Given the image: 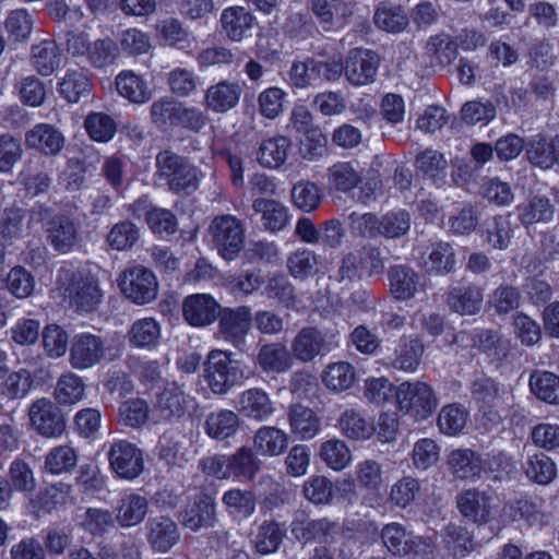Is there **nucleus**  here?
<instances>
[{
    "label": "nucleus",
    "instance_id": "473e14b6",
    "mask_svg": "<svg viewBox=\"0 0 559 559\" xmlns=\"http://www.w3.org/2000/svg\"><path fill=\"white\" fill-rule=\"evenodd\" d=\"M60 49L55 40L45 39L32 46V64L41 75H50L60 66Z\"/></svg>",
    "mask_w": 559,
    "mask_h": 559
},
{
    "label": "nucleus",
    "instance_id": "2f4dec72",
    "mask_svg": "<svg viewBox=\"0 0 559 559\" xmlns=\"http://www.w3.org/2000/svg\"><path fill=\"white\" fill-rule=\"evenodd\" d=\"M253 16L243 7H231L225 9L221 16V24L226 36L239 41L247 31L252 27Z\"/></svg>",
    "mask_w": 559,
    "mask_h": 559
},
{
    "label": "nucleus",
    "instance_id": "cd10ccee",
    "mask_svg": "<svg viewBox=\"0 0 559 559\" xmlns=\"http://www.w3.org/2000/svg\"><path fill=\"white\" fill-rule=\"evenodd\" d=\"M313 14L325 24H344L353 15V3L346 0H311Z\"/></svg>",
    "mask_w": 559,
    "mask_h": 559
},
{
    "label": "nucleus",
    "instance_id": "2eb2a0df",
    "mask_svg": "<svg viewBox=\"0 0 559 559\" xmlns=\"http://www.w3.org/2000/svg\"><path fill=\"white\" fill-rule=\"evenodd\" d=\"M425 346L416 335L402 336L394 352L386 357V365L395 370L415 372L418 370Z\"/></svg>",
    "mask_w": 559,
    "mask_h": 559
},
{
    "label": "nucleus",
    "instance_id": "774afa93",
    "mask_svg": "<svg viewBox=\"0 0 559 559\" xmlns=\"http://www.w3.org/2000/svg\"><path fill=\"white\" fill-rule=\"evenodd\" d=\"M150 408L147 403L141 399L124 401L119 407V419L124 426L138 428L148 419Z\"/></svg>",
    "mask_w": 559,
    "mask_h": 559
},
{
    "label": "nucleus",
    "instance_id": "6e6552de",
    "mask_svg": "<svg viewBox=\"0 0 559 559\" xmlns=\"http://www.w3.org/2000/svg\"><path fill=\"white\" fill-rule=\"evenodd\" d=\"M31 426L45 438H58L66 429L61 409L49 399L34 401L28 408Z\"/></svg>",
    "mask_w": 559,
    "mask_h": 559
},
{
    "label": "nucleus",
    "instance_id": "0e129e2a",
    "mask_svg": "<svg viewBox=\"0 0 559 559\" xmlns=\"http://www.w3.org/2000/svg\"><path fill=\"white\" fill-rule=\"evenodd\" d=\"M416 166L425 176L437 181L445 177L448 162L438 151L427 148L418 154Z\"/></svg>",
    "mask_w": 559,
    "mask_h": 559
},
{
    "label": "nucleus",
    "instance_id": "bf43d9fd",
    "mask_svg": "<svg viewBox=\"0 0 559 559\" xmlns=\"http://www.w3.org/2000/svg\"><path fill=\"white\" fill-rule=\"evenodd\" d=\"M9 479H7L13 490L21 492H32L35 490L36 480L34 473L27 462L16 457L10 464L8 472Z\"/></svg>",
    "mask_w": 559,
    "mask_h": 559
},
{
    "label": "nucleus",
    "instance_id": "a19ab883",
    "mask_svg": "<svg viewBox=\"0 0 559 559\" xmlns=\"http://www.w3.org/2000/svg\"><path fill=\"white\" fill-rule=\"evenodd\" d=\"M160 337V328L153 318H144L135 321L129 332L130 343L139 348L155 346Z\"/></svg>",
    "mask_w": 559,
    "mask_h": 559
},
{
    "label": "nucleus",
    "instance_id": "052dcab7",
    "mask_svg": "<svg viewBox=\"0 0 559 559\" xmlns=\"http://www.w3.org/2000/svg\"><path fill=\"white\" fill-rule=\"evenodd\" d=\"M430 271H433L439 274H448L454 271L456 259H455V250L448 242H438L432 245L431 251L428 257V261Z\"/></svg>",
    "mask_w": 559,
    "mask_h": 559
},
{
    "label": "nucleus",
    "instance_id": "37998d69",
    "mask_svg": "<svg viewBox=\"0 0 559 559\" xmlns=\"http://www.w3.org/2000/svg\"><path fill=\"white\" fill-rule=\"evenodd\" d=\"M475 345L492 360L504 359L510 352L509 340L502 337L497 331L483 330L475 336Z\"/></svg>",
    "mask_w": 559,
    "mask_h": 559
},
{
    "label": "nucleus",
    "instance_id": "338daca9",
    "mask_svg": "<svg viewBox=\"0 0 559 559\" xmlns=\"http://www.w3.org/2000/svg\"><path fill=\"white\" fill-rule=\"evenodd\" d=\"M84 127L88 135L97 142H108L117 131L115 121L102 112L90 114L84 121Z\"/></svg>",
    "mask_w": 559,
    "mask_h": 559
},
{
    "label": "nucleus",
    "instance_id": "c756f323",
    "mask_svg": "<svg viewBox=\"0 0 559 559\" xmlns=\"http://www.w3.org/2000/svg\"><path fill=\"white\" fill-rule=\"evenodd\" d=\"M257 364L266 373H281L292 367V357L283 344L272 343L260 348L257 355Z\"/></svg>",
    "mask_w": 559,
    "mask_h": 559
},
{
    "label": "nucleus",
    "instance_id": "c85d7f7f",
    "mask_svg": "<svg viewBox=\"0 0 559 559\" xmlns=\"http://www.w3.org/2000/svg\"><path fill=\"white\" fill-rule=\"evenodd\" d=\"M287 447L288 435L276 427H260L253 437V448L261 455L276 456Z\"/></svg>",
    "mask_w": 559,
    "mask_h": 559
},
{
    "label": "nucleus",
    "instance_id": "864d4df0",
    "mask_svg": "<svg viewBox=\"0 0 559 559\" xmlns=\"http://www.w3.org/2000/svg\"><path fill=\"white\" fill-rule=\"evenodd\" d=\"M223 503L230 513L248 519L255 511L257 498L250 490L230 489L224 493Z\"/></svg>",
    "mask_w": 559,
    "mask_h": 559
},
{
    "label": "nucleus",
    "instance_id": "dca6fc26",
    "mask_svg": "<svg viewBox=\"0 0 559 559\" xmlns=\"http://www.w3.org/2000/svg\"><path fill=\"white\" fill-rule=\"evenodd\" d=\"M456 508L468 522L484 525L490 521V498L476 488L465 489L456 496Z\"/></svg>",
    "mask_w": 559,
    "mask_h": 559
},
{
    "label": "nucleus",
    "instance_id": "bb28decb",
    "mask_svg": "<svg viewBox=\"0 0 559 559\" xmlns=\"http://www.w3.org/2000/svg\"><path fill=\"white\" fill-rule=\"evenodd\" d=\"M115 84L119 95L133 104H144L152 98L146 81L133 71L120 72Z\"/></svg>",
    "mask_w": 559,
    "mask_h": 559
},
{
    "label": "nucleus",
    "instance_id": "8fccbe9b",
    "mask_svg": "<svg viewBox=\"0 0 559 559\" xmlns=\"http://www.w3.org/2000/svg\"><path fill=\"white\" fill-rule=\"evenodd\" d=\"M322 380L331 390L345 391L355 382V370L348 362H334L326 367Z\"/></svg>",
    "mask_w": 559,
    "mask_h": 559
},
{
    "label": "nucleus",
    "instance_id": "1a4fd4ad",
    "mask_svg": "<svg viewBox=\"0 0 559 559\" xmlns=\"http://www.w3.org/2000/svg\"><path fill=\"white\" fill-rule=\"evenodd\" d=\"M105 355V341L100 336L91 333H80L71 341L69 362L75 370H86L100 364Z\"/></svg>",
    "mask_w": 559,
    "mask_h": 559
},
{
    "label": "nucleus",
    "instance_id": "f3484780",
    "mask_svg": "<svg viewBox=\"0 0 559 559\" xmlns=\"http://www.w3.org/2000/svg\"><path fill=\"white\" fill-rule=\"evenodd\" d=\"M337 532V523L328 518L308 520L296 518L292 522V534L304 544L310 542L328 543L334 538Z\"/></svg>",
    "mask_w": 559,
    "mask_h": 559
},
{
    "label": "nucleus",
    "instance_id": "09e8293b",
    "mask_svg": "<svg viewBox=\"0 0 559 559\" xmlns=\"http://www.w3.org/2000/svg\"><path fill=\"white\" fill-rule=\"evenodd\" d=\"M411 228V215L405 210L391 211L379 217V236L388 239L400 238Z\"/></svg>",
    "mask_w": 559,
    "mask_h": 559
},
{
    "label": "nucleus",
    "instance_id": "c9c22d12",
    "mask_svg": "<svg viewBox=\"0 0 559 559\" xmlns=\"http://www.w3.org/2000/svg\"><path fill=\"white\" fill-rule=\"evenodd\" d=\"M85 388V383L80 376L67 371L57 381L55 397L61 405H73L84 397Z\"/></svg>",
    "mask_w": 559,
    "mask_h": 559
},
{
    "label": "nucleus",
    "instance_id": "69168bd1",
    "mask_svg": "<svg viewBox=\"0 0 559 559\" xmlns=\"http://www.w3.org/2000/svg\"><path fill=\"white\" fill-rule=\"evenodd\" d=\"M210 519V497L202 492L188 504L183 513L182 524L192 531H197L207 524Z\"/></svg>",
    "mask_w": 559,
    "mask_h": 559
},
{
    "label": "nucleus",
    "instance_id": "13d9d810",
    "mask_svg": "<svg viewBox=\"0 0 559 559\" xmlns=\"http://www.w3.org/2000/svg\"><path fill=\"white\" fill-rule=\"evenodd\" d=\"M524 469L531 480L540 485L549 484L556 476L555 463L544 453L530 456Z\"/></svg>",
    "mask_w": 559,
    "mask_h": 559
},
{
    "label": "nucleus",
    "instance_id": "de8ad7c7",
    "mask_svg": "<svg viewBox=\"0 0 559 559\" xmlns=\"http://www.w3.org/2000/svg\"><path fill=\"white\" fill-rule=\"evenodd\" d=\"M442 538L447 547L461 557L466 556L474 549L473 536L466 527L460 524H447L442 530Z\"/></svg>",
    "mask_w": 559,
    "mask_h": 559
},
{
    "label": "nucleus",
    "instance_id": "4be33fe9",
    "mask_svg": "<svg viewBox=\"0 0 559 559\" xmlns=\"http://www.w3.org/2000/svg\"><path fill=\"white\" fill-rule=\"evenodd\" d=\"M25 144L45 155H57L64 145V136L52 124L38 123L26 132Z\"/></svg>",
    "mask_w": 559,
    "mask_h": 559
},
{
    "label": "nucleus",
    "instance_id": "6e6d98bb",
    "mask_svg": "<svg viewBox=\"0 0 559 559\" xmlns=\"http://www.w3.org/2000/svg\"><path fill=\"white\" fill-rule=\"evenodd\" d=\"M78 464V453L74 448L63 444L51 449L45 459V468L51 474L71 471Z\"/></svg>",
    "mask_w": 559,
    "mask_h": 559
},
{
    "label": "nucleus",
    "instance_id": "423d86ee",
    "mask_svg": "<svg viewBox=\"0 0 559 559\" xmlns=\"http://www.w3.org/2000/svg\"><path fill=\"white\" fill-rule=\"evenodd\" d=\"M338 347L336 334L323 332L313 326L298 331L292 342V353L301 362L313 361Z\"/></svg>",
    "mask_w": 559,
    "mask_h": 559
},
{
    "label": "nucleus",
    "instance_id": "e2e57ef3",
    "mask_svg": "<svg viewBox=\"0 0 559 559\" xmlns=\"http://www.w3.org/2000/svg\"><path fill=\"white\" fill-rule=\"evenodd\" d=\"M140 239V229L133 223L123 221L110 229L107 241L115 250H128Z\"/></svg>",
    "mask_w": 559,
    "mask_h": 559
},
{
    "label": "nucleus",
    "instance_id": "20e7f679",
    "mask_svg": "<svg viewBox=\"0 0 559 559\" xmlns=\"http://www.w3.org/2000/svg\"><path fill=\"white\" fill-rule=\"evenodd\" d=\"M122 295L135 305H146L153 301L158 292L155 274L150 269L135 264L126 267L117 278Z\"/></svg>",
    "mask_w": 559,
    "mask_h": 559
},
{
    "label": "nucleus",
    "instance_id": "ea45409f",
    "mask_svg": "<svg viewBox=\"0 0 559 559\" xmlns=\"http://www.w3.org/2000/svg\"><path fill=\"white\" fill-rule=\"evenodd\" d=\"M554 139L548 141L544 136L532 139L526 145L528 162L540 169H549L556 164Z\"/></svg>",
    "mask_w": 559,
    "mask_h": 559
},
{
    "label": "nucleus",
    "instance_id": "412c9836",
    "mask_svg": "<svg viewBox=\"0 0 559 559\" xmlns=\"http://www.w3.org/2000/svg\"><path fill=\"white\" fill-rule=\"evenodd\" d=\"M483 300V289L476 285L451 287L445 298L450 310L461 316L478 313L481 309Z\"/></svg>",
    "mask_w": 559,
    "mask_h": 559
},
{
    "label": "nucleus",
    "instance_id": "4c0bfd02",
    "mask_svg": "<svg viewBox=\"0 0 559 559\" xmlns=\"http://www.w3.org/2000/svg\"><path fill=\"white\" fill-rule=\"evenodd\" d=\"M322 199V189L312 181L300 180L292 188V201L294 205L306 213L317 210Z\"/></svg>",
    "mask_w": 559,
    "mask_h": 559
},
{
    "label": "nucleus",
    "instance_id": "f8f14e48",
    "mask_svg": "<svg viewBox=\"0 0 559 559\" xmlns=\"http://www.w3.org/2000/svg\"><path fill=\"white\" fill-rule=\"evenodd\" d=\"M212 393L225 394L243 378L239 361L230 354L212 350Z\"/></svg>",
    "mask_w": 559,
    "mask_h": 559
},
{
    "label": "nucleus",
    "instance_id": "4d7b16f0",
    "mask_svg": "<svg viewBox=\"0 0 559 559\" xmlns=\"http://www.w3.org/2000/svg\"><path fill=\"white\" fill-rule=\"evenodd\" d=\"M284 531L275 521L263 522L257 535L255 550L261 555H270L280 548L284 538Z\"/></svg>",
    "mask_w": 559,
    "mask_h": 559
},
{
    "label": "nucleus",
    "instance_id": "e433bc0d",
    "mask_svg": "<svg viewBox=\"0 0 559 559\" xmlns=\"http://www.w3.org/2000/svg\"><path fill=\"white\" fill-rule=\"evenodd\" d=\"M329 187L338 192H349L360 182V176L350 163L338 162L328 168Z\"/></svg>",
    "mask_w": 559,
    "mask_h": 559
},
{
    "label": "nucleus",
    "instance_id": "9b49d317",
    "mask_svg": "<svg viewBox=\"0 0 559 559\" xmlns=\"http://www.w3.org/2000/svg\"><path fill=\"white\" fill-rule=\"evenodd\" d=\"M214 240L218 254L226 261H233L243 245V228L233 215H222L214 219Z\"/></svg>",
    "mask_w": 559,
    "mask_h": 559
},
{
    "label": "nucleus",
    "instance_id": "f03ea898",
    "mask_svg": "<svg viewBox=\"0 0 559 559\" xmlns=\"http://www.w3.org/2000/svg\"><path fill=\"white\" fill-rule=\"evenodd\" d=\"M395 396L400 409L416 420L427 419L439 405L435 389L420 380L402 382Z\"/></svg>",
    "mask_w": 559,
    "mask_h": 559
},
{
    "label": "nucleus",
    "instance_id": "aec40b11",
    "mask_svg": "<svg viewBox=\"0 0 559 559\" xmlns=\"http://www.w3.org/2000/svg\"><path fill=\"white\" fill-rule=\"evenodd\" d=\"M390 281V292L397 300H409L416 294L424 290L421 276L412 267L406 265H395L388 272Z\"/></svg>",
    "mask_w": 559,
    "mask_h": 559
},
{
    "label": "nucleus",
    "instance_id": "a211bd4d",
    "mask_svg": "<svg viewBox=\"0 0 559 559\" xmlns=\"http://www.w3.org/2000/svg\"><path fill=\"white\" fill-rule=\"evenodd\" d=\"M218 309L219 325L218 335L226 340L238 341L248 332L251 322V312L247 307L236 310H221L219 305L212 299V318Z\"/></svg>",
    "mask_w": 559,
    "mask_h": 559
},
{
    "label": "nucleus",
    "instance_id": "f704fd0d",
    "mask_svg": "<svg viewBox=\"0 0 559 559\" xmlns=\"http://www.w3.org/2000/svg\"><path fill=\"white\" fill-rule=\"evenodd\" d=\"M519 219L524 225H532L552 219L555 209L550 200L543 195H534L518 206Z\"/></svg>",
    "mask_w": 559,
    "mask_h": 559
},
{
    "label": "nucleus",
    "instance_id": "7c9ffc66",
    "mask_svg": "<svg viewBox=\"0 0 559 559\" xmlns=\"http://www.w3.org/2000/svg\"><path fill=\"white\" fill-rule=\"evenodd\" d=\"M252 209L262 215V224L270 231H280L288 223L287 207L276 200L257 199L252 203Z\"/></svg>",
    "mask_w": 559,
    "mask_h": 559
},
{
    "label": "nucleus",
    "instance_id": "603ef678",
    "mask_svg": "<svg viewBox=\"0 0 559 559\" xmlns=\"http://www.w3.org/2000/svg\"><path fill=\"white\" fill-rule=\"evenodd\" d=\"M468 418V412L459 404H449L441 408L438 415V427L448 436H454L462 431Z\"/></svg>",
    "mask_w": 559,
    "mask_h": 559
},
{
    "label": "nucleus",
    "instance_id": "7ed1b4c3",
    "mask_svg": "<svg viewBox=\"0 0 559 559\" xmlns=\"http://www.w3.org/2000/svg\"><path fill=\"white\" fill-rule=\"evenodd\" d=\"M60 288L76 310L92 311L100 302L102 294L96 280L83 273L62 269L58 276Z\"/></svg>",
    "mask_w": 559,
    "mask_h": 559
},
{
    "label": "nucleus",
    "instance_id": "58836bf2",
    "mask_svg": "<svg viewBox=\"0 0 559 559\" xmlns=\"http://www.w3.org/2000/svg\"><path fill=\"white\" fill-rule=\"evenodd\" d=\"M374 25L388 33H400L408 25V17L401 7L380 4L373 15Z\"/></svg>",
    "mask_w": 559,
    "mask_h": 559
},
{
    "label": "nucleus",
    "instance_id": "f257e3e1",
    "mask_svg": "<svg viewBox=\"0 0 559 559\" xmlns=\"http://www.w3.org/2000/svg\"><path fill=\"white\" fill-rule=\"evenodd\" d=\"M156 176L171 192L187 194L198 189L202 177L186 158L167 150L156 156Z\"/></svg>",
    "mask_w": 559,
    "mask_h": 559
},
{
    "label": "nucleus",
    "instance_id": "79ce46f5",
    "mask_svg": "<svg viewBox=\"0 0 559 559\" xmlns=\"http://www.w3.org/2000/svg\"><path fill=\"white\" fill-rule=\"evenodd\" d=\"M182 314L190 325H206L210 322V296L193 294L186 297L182 304Z\"/></svg>",
    "mask_w": 559,
    "mask_h": 559
},
{
    "label": "nucleus",
    "instance_id": "39448f33",
    "mask_svg": "<svg viewBox=\"0 0 559 559\" xmlns=\"http://www.w3.org/2000/svg\"><path fill=\"white\" fill-rule=\"evenodd\" d=\"M48 219L47 234L50 245L57 251L69 252L76 245L79 238L78 224L64 215L51 217L50 209L41 204L32 209L31 221L44 222Z\"/></svg>",
    "mask_w": 559,
    "mask_h": 559
},
{
    "label": "nucleus",
    "instance_id": "680f3d73",
    "mask_svg": "<svg viewBox=\"0 0 559 559\" xmlns=\"http://www.w3.org/2000/svg\"><path fill=\"white\" fill-rule=\"evenodd\" d=\"M241 87L237 83L221 82L212 87V110L226 112L234 108L240 97Z\"/></svg>",
    "mask_w": 559,
    "mask_h": 559
},
{
    "label": "nucleus",
    "instance_id": "5701e85b",
    "mask_svg": "<svg viewBox=\"0 0 559 559\" xmlns=\"http://www.w3.org/2000/svg\"><path fill=\"white\" fill-rule=\"evenodd\" d=\"M287 416L290 430L298 439L310 440L320 432L321 420L311 408L301 404H292Z\"/></svg>",
    "mask_w": 559,
    "mask_h": 559
},
{
    "label": "nucleus",
    "instance_id": "5fc2aeb1",
    "mask_svg": "<svg viewBox=\"0 0 559 559\" xmlns=\"http://www.w3.org/2000/svg\"><path fill=\"white\" fill-rule=\"evenodd\" d=\"M384 546L393 555H407L413 550L414 542L399 523L386 524L381 532Z\"/></svg>",
    "mask_w": 559,
    "mask_h": 559
},
{
    "label": "nucleus",
    "instance_id": "72a5a7b5",
    "mask_svg": "<svg viewBox=\"0 0 559 559\" xmlns=\"http://www.w3.org/2000/svg\"><path fill=\"white\" fill-rule=\"evenodd\" d=\"M289 148L290 141L286 136L266 139L259 147L258 162L266 168H278L286 162Z\"/></svg>",
    "mask_w": 559,
    "mask_h": 559
},
{
    "label": "nucleus",
    "instance_id": "a18cd8bd",
    "mask_svg": "<svg viewBox=\"0 0 559 559\" xmlns=\"http://www.w3.org/2000/svg\"><path fill=\"white\" fill-rule=\"evenodd\" d=\"M530 385L533 393L548 403H559V377L549 371H535L531 374Z\"/></svg>",
    "mask_w": 559,
    "mask_h": 559
},
{
    "label": "nucleus",
    "instance_id": "ddd939ff",
    "mask_svg": "<svg viewBox=\"0 0 559 559\" xmlns=\"http://www.w3.org/2000/svg\"><path fill=\"white\" fill-rule=\"evenodd\" d=\"M236 408L240 416L257 423L269 420L276 412L269 393L260 388L243 391L238 396Z\"/></svg>",
    "mask_w": 559,
    "mask_h": 559
},
{
    "label": "nucleus",
    "instance_id": "3c124183",
    "mask_svg": "<svg viewBox=\"0 0 559 559\" xmlns=\"http://www.w3.org/2000/svg\"><path fill=\"white\" fill-rule=\"evenodd\" d=\"M320 456L334 471H342L352 462L350 450L344 441L338 439L323 442L320 448Z\"/></svg>",
    "mask_w": 559,
    "mask_h": 559
},
{
    "label": "nucleus",
    "instance_id": "4468645a",
    "mask_svg": "<svg viewBox=\"0 0 559 559\" xmlns=\"http://www.w3.org/2000/svg\"><path fill=\"white\" fill-rule=\"evenodd\" d=\"M145 536L156 552H167L180 540L177 523L169 516H151L145 524Z\"/></svg>",
    "mask_w": 559,
    "mask_h": 559
},
{
    "label": "nucleus",
    "instance_id": "49530a36",
    "mask_svg": "<svg viewBox=\"0 0 559 559\" xmlns=\"http://www.w3.org/2000/svg\"><path fill=\"white\" fill-rule=\"evenodd\" d=\"M317 266V254L307 248H298L287 258V269L294 278L306 280L312 276Z\"/></svg>",
    "mask_w": 559,
    "mask_h": 559
},
{
    "label": "nucleus",
    "instance_id": "a878e982",
    "mask_svg": "<svg viewBox=\"0 0 559 559\" xmlns=\"http://www.w3.org/2000/svg\"><path fill=\"white\" fill-rule=\"evenodd\" d=\"M58 85L60 95L71 104L86 99L92 91V82L83 70H68Z\"/></svg>",
    "mask_w": 559,
    "mask_h": 559
},
{
    "label": "nucleus",
    "instance_id": "6ab92c4d",
    "mask_svg": "<svg viewBox=\"0 0 559 559\" xmlns=\"http://www.w3.org/2000/svg\"><path fill=\"white\" fill-rule=\"evenodd\" d=\"M450 474L460 480L475 481L485 471L480 455L471 449H455L447 456Z\"/></svg>",
    "mask_w": 559,
    "mask_h": 559
},
{
    "label": "nucleus",
    "instance_id": "0eeeda50",
    "mask_svg": "<svg viewBox=\"0 0 559 559\" xmlns=\"http://www.w3.org/2000/svg\"><path fill=\"white\" fill-rule=\"evenodd\" d=\"M110 468L123 479L132 480L144 469L142 451L133 443L118 440L110 444L107 453Z\"/></svg>",
    "mask_w": 559,
    "mask_h": 559
},
{
    "label": "nucleus",
    "instance_id": "b1692460",
    "mask_svg": "<svg viewBox=\"0 0 559 559\" xmlns=\"http://www.w3.org/2000/svg\"><path fill=\"white\" fill-rule=\"evenodd\" d=\"M148 501L139 493H127L121 497L116 509V520L122 527L140 524L146 516Z\"/></svg>",
    "mask_w": 559,
    "mask_h": 559
},
{
    "label": "nucleus",
    "instance_id": "9d476101",
    "mask_svg": "<svg viewBox=\"0 0 559 559\" xmlns=\"http://www.w3.org/2000/svg\"><path fill=\"white\" fill-rule=\"evenodd\" d=\"M380 57L372 50L352 49L344 63V74L354 86H364L376 81Z\"/></svg>",
    "mask_w": 559,
    "mask_h": 559
},
{
    "label": "nucleus",
    "instance_id": "393cba45",
    "mask_svg": "<svg viewBox=\"0 0 559 559\" xmlns=\"http://www.w3.org/2000/svg\"><path fill=\"white\" fill-rule=\"evenodd\" d=\"M343 436L354 441H364L373 436L376 427L359 411L346 408L337 420Z\"/></svg>",
    "mask_w": 559,
    "mask_h": 559
},
{
    "label": "nucleus",
    "instance_id": "c03bdc74",
    "mask_svg": "<svg viewBox=\"0 0 559 559\" xmlns=\"http://www.w3.org/2000/svg\"><path fill=\"white\" fill-rule=\"evenodd\" d=\"M119 57V48L117 44L109 37L100 38L92 41L87 62L97 69H105L112 66Z\"/></svg>",
    "mask_w": 559,
    "mask_h": 559
}]
</instances>
